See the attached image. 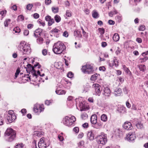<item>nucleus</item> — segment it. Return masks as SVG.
Instances as JSON below:
<instances>
[{
	"mask_svg": "<svg viewBox=\"0 0 148 148\" xmlns=\"http://www.w3.org/2000/svg\"><path fill=\"white\" fill-rule=\"evenodd\" d=\"M18 49L23 51L24 54H29L31 51L29 45L24 42H21L18 46Z\"/></svg>",
	"mask_w": 148,
	"mask_h": 148,
	"instance_id": "nucleus-3",
	"label": "nucleus"
},
{
	"mask_svg": "<svg viewBox=\"0 0 148 148\" xmlns=\"http://www.w3.org/2000/svg\"><path fill=\"white\" fill-rule=\"evenodd\" d=\"M42 29L40 28L36 29L34 32V36L36 38L39 37L40 36L42 33Z\"/></svg>",
	"mask_w": 148,
	"mask_h": 148,
	"instance_id": "nucleus-11",
	"label": "nucleus"
},
{
	"mask_svg": "<svg viewBox=\"0 0 148 148\" xmlns=\"http://www.w3.org/2000/svg\"><path fill=\"white\" fill-rule=\"evenodd\" d=\"M20 71L19 68H18L16 71V72L15 73V77L14 78H16L19 74V73H20Z\"/></svg>",
	"mask_w": 148,
	"mask_h": 148,
	"instance_id": "nucleus-33",
	"label": "nucleus"
},
{
	"mask_svg": "<svg viewBox=\"0 0 148 148\" xmlns=\"http://www.w3.org/2000/svg\"><path fill=\"white\" fill-rule=\"evenodd\" d=\"M95 125V126H93V127L95 128L96 129H98V128H99L100 127V125H99V124L98 123H97Z\"/></svg>",
	"mask_w": 148,
	"mask_h": 148,
	"instance_id": "nucleus-60",
	"label": "nucleus"
},
{
	"mask_svg": "<svg viewBox=\"0 0 148 148\" xmlns=\"http://www.w3.org/2000/svg\"><path fill=\"white\" fill-rule=\"evenodd\" d=\"M54 18L56 22L57 23L59 22L61 20V18L58 15H56L55 16Z\"/></svg>",
	"mask_w": 148,
	"mask_h": 148,
	"instance_id": "nucleus-30",
	"label": "nucleus"
},
{
	"mask_svg": "<svg viewBox=\"0 0 148 148\" xmlns=\"http://www.w3.org/2000/svg\"><path fill=\"white\" fill-rule=\"evenodd\" d=\"M99 76V74L97 73L91 76L90 79L92 81H95L97 79Z\"/></svg>",
	"mask_w": 148,
	"mask_h": 148,
	"instance_id": "nucleus-25",
	"label": "nucleus"
},
{
	"mask_svg": "<svg viewBox=\"0 0 148 148\" xmlns=\"http://www.w3.org/2000/svg\"><path fill=\"white\" fill-rule=\"evenodd\" d=\"M145 29V27L144 26L141 25L139 28V31H143Z\"/></svg>",
	"mask_w": 148,
	"mask_h": 148,
	"instance_id": "nucleus-42",
	"label": "nucleus"
},
{
	"mask_svg": "<svg viewBox=\"0 0 148 148\" xmlns=\"http://www.w3.org/2000/svg\"><path fill=\"white\" fill-rule=\"evenodd\" d=\"M65 49V47L64 44L60 41L55 43L53 46V51L54 53L56 54L62 53Z\"/></svg>",
	"mask_w": 148,
	"mask_h": 148,
	"instance_id": "nucleus-1",
	"label": "nucleus"
},
{
	"mask_svg": "<svg viewBox=\"0 0 148 148\" xmlns=\"http://www.w3.org/2000/svg\"><path fill=\"white\" fill-rule=\"evenodd\" d=\"M17 6H16V5H13L11 7V8L12 10H13L14 11H16L17 10Z\"/></svg>",
	"mask_w": 148,
	"mask_h": 148,
	"instance_id": "nucleus-45",
	"label": "nucleus"
},
{
	"mask_svg": "<svg viewBox=\"0 0 148 148\" xmlns=\"http://www.w3.org/2000/svg\"><path fill=\"white\" fill-rule=\"evenodd\" d=\"M88 115L86 113H83L81 115V118L85 120L87 118Z\"/></svg>",
	"mask_w": 148,
	"mask_h": 148,
	"instance_id": "nucleus-32",
	"label": "nucleus"
},
{
	"mask_svg": "<svg viewBox=\"0 0 148 148\" xmlns=\"http://www.w3.org/2000/svg\"><path fill=\"white\" fill-rule=\"evenodd\" d=\"M3 124V120L2 116H0V125Z\"/></svg>",
	"mask_w": 148,
	"mask_h": 148,
	"instance_id": "nucleus-58",
	"label": "nucleus"
},
{
	"mask_svg": "<svg viewBox=\"0 0 148 148\" xmlns=\"http://www.w3.org/2000/svg\"><path fill=\"white\" fill-rule=\"evenodd\" d=\"M38 23L41 24L42 25L43 27L45 25V23L44 21H42L41 20H38Z\"/></svg>",
	"mask_w": 148,
	"mask_h": 148,
	"instance_id": "nucleus-43",
	"label": "nucleus"
},
{
	"mask_svg": "<svg viewBox=\"0 0 148 148\" xmlns=\"http://www.w3.org/2000/svg\"><path fill=\"white\" fill-rule=\"evenodd\" d=\"M113 39L114 41H118L119 39V36L117 33H115L113 36Z\"/></svg>",
	"mask_w": 148,
	"mask_h": 148,
	"instance_id": "nucleus-20",
	"label": "nucleus"
},
{
	"mask_svg": "<svg viewBox=\"0 0 148 148\" xmlns=\"http://www.w3.org/2000/svg\"><path fill=\"white\" fill-rule=\"evenodd\" d=\"M52 10L53 12L54 13H56L58 12V8L57 7L55 8V7H52Z\"/></svg>",
	"mask_w": 148,
	"mask_h": 148,
	"instance_id": "nucleus-34",
	"label": "nucleus"
},
{
	"mask_svg": "<svg viewBox=\"0 0 148 148\" xmlns=\"http://www.w3.org/2000/svg\"><path fill=\"white\" fill-rule=\"evenodd\" d=\"M97 140L99 144L104 145L107 141L106 135L102 133L101 135L97 136Z\"/></svg>",
	"mask_w": 148,
	"mask_h": 148,
	"instance_id": "nucleus-6",
	"label": "nucleus"
},
{
	"mask_svg": "<svg viewBox=\"0 0 148 148\" xmlns=\"http://www.w3.org/2000/svg\"><path fill=\"white\" fill-rule=\"evenodd\" d=\"M73 131L76 133H77L79 131V128L78 127H75L73 129Z\"/></svg>",
	"mask_w": 148,
	"mask_h": 148,
	"instance_id": "nucleus-46",
	"label": "nucleus"
},
{
	"mask_svg": "<svg viewBox=\"0 0 148 148\" xmlns=\"http://www.w3.org/2000/svg\"><path fill=\"white\" fill-rule=\"evenodd\" d=\"M54 22V20L53 18H51L50 20L48 22V25L49 26H51Z\"/></svg>",
	"mask_w": 148,
	"mask_h": 148,
	"instance_id": "nucleus-35",
	"label": "nucleus"
},
{
	"mask_svg": "<svg viewBox=\"0 0 148 148\" xmlns=\"http://www.w3.org/2000/svg\"><path fill=\"white\" fill-rule=\"evenodd\" d=\"M56 93L59 95H64L66 93V91L63 90H58L56 91Z\"/></svg>",
	"mask_w": 148,
	"mask_h": 148,
	"instance_id": "nucleus-21",
	"label": "nucleus"
},
{
	"mask_svg": "<svg viewBox=\"0 0 148 148\" xmlns=\"http://www.w3.org/2000/svg\"><path fill=\"white\" fill-rule=\"evenodd\" d=\"M42 54L44 56L46 55L47 54V51L46 49H44L42 51Z\"/></svg>",
	"mask_w": 148,
	"mask_h": 148,
	"instance_id": "nucleus-48",
	"label": "nucleus"
},
{
	"mask_svg": "<svg viewBox=\"0 0 148 148\" xmlns=\"http://www.w3.org/2000/svg\"><path fill=\"white\" fill-rule=\"evenodd\" d=\"M63 36L67 37L68 36V32L66 31H65L63 33Z\"/></svg>",
	"mask_w": 148,
	"mask_h": 148,
	"instance_id": "nucleus-53",
	"label": "nucleus"
},
{
	"mask_svg": "<svg viewBox=\"0 0 148 148\" xmlns=\"http://www.w3.org/2000/svg\"><path fill=\"white\" fill-rule=\"evenodd\" d=\"M103 94L106 96L109 97L111 93L110 89L107 87H104L103 89Z\"/></svg>",
	"mask_w": 148,
	"mask_h": 148,
	"instance_id": "nucleus-15",
	"label": "nucleus"
},
{
	"mask_svg": "<svg viewBox=\"0 0 148 148\" xmlns=\"http://www.w3.org/2000/svg\"><path fill=\"white\" fill-rule=\"evenodd\" d=\"M126 106L127 107L129 108H131V104L128 101H127L126 102Z\"/></svg>",
	"mask_w": 148,
	"mask_h": 148,
	"instance_id": "nucleus-50",
	"label": "nucleus"
},
{
	"mask_svg": "<svg viewBox=\"0 0 148 148\" xmlns=\"http://www.w3.org/2000/svg\"><path fill=\"white\" fill-rule=\"evenodd\" d=\"M51 18V17L50 16H48L45 17V20L46 21L49 22Z\"/></svg>",
	"mask_w": 148,
	"mask_h": 148,
	"instance_id": "nucleus-51",
	"label": "nucleus"
},
{
	"mask_svg": "<svg viewBox=\"0 0 148 148\" xmlns=\"http://www.w3.org/2000/svg\"><path fill=\"white\" fill-rule=\"evenodd\" d=\"M136 126L138 129H142L143 128V125L142 123L141 122H138L137 124H136Z\"/></svg>",
	"mask_w": 148,
	"mask_h": 148,
	"instance_id": "nucleus-28",
	"label": "nucleus"
},
{
	"mask_svg": "<svg viewBox=\"0 0 148 148\" xmlns=\"http://www.w3.org/2000/svg\"><path fill=\"white\" fill-rule=\"evenodd\" d=\"M127 138L128 140L132 141L135 139L136 136L134 133H129L128 134L127 136Z\"/></svg>",
	"mask_w": 148,
	"mask_h": 148,
	"instance_id": "nucleus-13",
	"label": "nucleus"
},
{
	"mask_svg": "<svg viewBox=\"0 0 148 148\" xmlns=\"http://www.w3.org/2000/svg\"><path fill=\"white\" fill-rule=\"evenodd\" d=\"M49 144L47 145L45 143H38V146L39 148H45L49 146Z\"/></svg>",
	"mask_w": 148,
	"mask_h": 148,
	"instance_id": "nucleus-19",
	"label": "nucleus"
},
{
	"mask_svg": "<svg viewBox=\"0 0 148 148\" xmlns=\"http://www.w3.org/2000/svg\"><path fill=\"white\" fill-rule=\"evenodd\" d=\"M66 15L68 17H70L71 16V11L69 10H67L66 12Z\"/></svg>",
	"mask_w": 148,
	"mask_h": 148,
	"instance_id": "nucleus-37",
	"label": "nucleus"
},
{
	"mask_svg": "<svg viewBox=\"0 0 148 148\" xmlns=\"http://www.w3.org/2000/svg\"><path fill=\"white\" fill-rule=\"evenodd\" d=\"M84 136V134L82 133H80L78 135V138H82Z\"/></svg>",
	"mask_w": 148,
	"mask_h": 148,
	"instance_id": "nucleus-57",
	"label": "nucleus"
},
{
	"mask_svg": "<svg viewBox=\"0 0 148 148\" xmlns=\"http://www.w3.org/2000/svg\"><path fill=\"white\" fill-rule=\"evenodd\" d=\"M91 123L93 125L96 124L97 122V117L96 114L92 115L90 118Z\"/></svg>",
	"mask_w": 148,
	"mask_h": 148,
	"instance_id": "nucleus-14",
	"label": "nucleus"
},
{
	"mask_svg": "<svg viewBox=\"0 0 148 148\" xmlns=\"http://www.w3.org/2000/svg\"><path fill=\"white\" fill-rule=\"evenodd\" d=\"M18 18L19 20L23 21L24 20V17L22 15H20L18 16Z\"/></svg>",
	"mask_w": 148,
	"mask_h": 148,
	"instance_id": "nucleus-44",
	"label": "nucleus"
},
{
	"mask_svg": "<svg viewBox=\"0 0 148 148\" xmlns=\"http://www.w3.org/2000/svg\"><path fill=\"white\" fill-rule=\"evenodd\" d=\"M59 31H60L58 29L56 28H55L54 29H53L52 31L51 32H53L54 33H58Z\"/></svg>",
	"mask_w": 148,
	"mask_h": 148,
	"instance_id": "nucleus-59",
	"label": "nucleus"
},
{
	"mask_svg": "<svg viewBox=\"0 0 148 148\" xmlns=\"http://www.w3.org/2000/svg\"><path fill=\"white\" fill-rule=\"evenodd\" d=\"M24 34L25 36H27L29 33V31L28 30H25L24 31Z\"/></svg>",
	"mask_w": 148,
	"mask_h": 148,
	"instance_id": "nucleus-47",
	"label": "nucleus"
},
{
	"mask_svg": "<svg viewBox=\"0 0 148 148\" xmlns=\"http://www.w3.org/2000/svg\"><path fill=\"white\" fill-rule=\"evenodd\" d=\"M139 69L141 71H144L146 69V67L145 65L143 64H141L138 66Z\"/></svg>",
	"mask_w": 148,
	"mask_h": 148,
	"instance_id": "nucleus-29",
	"label": "nucleus"
},
{
	"mask_svg": "<svg viewBox=\"0 0 148 148\" xmlns=\"http://www.w3.org/2000/svg\"><path fill=\"white\" fill-rule=\"evenodd\" d=\"M16 132L11 128L7 129L5 134V138L6 140L9 142L12 141L16 137Z\"/></svg>",
	"mask_w": 148,
	"mask_h": 148,
	"instance_id": "nucleus-2",
	"label": "nucleus"
},
{
	"mask_svg": "<svg viewBox=\"0 0 148 148\" xmlns=\"http://www.w3.org/2000/svg\"><path fill=\"white\" fill-rule=\"evenodd\" d=\"M6 118L9 123H12L15 120L16 118V116L14 113L13 110H10L8 111Z\"/></svg>",
	"mask_w": 148,
	"mask_h": 148,
	"instance_id": "nucleus-7",
	"label": "nucleus"
},
{
	"mask_svg": "<svg viewBox=\"0 0 148 148\" xmlns=\"http://www.w3.org/2000/svg\"><path fill=\"white\" fill-rule=\"evenodd\" d=\"M33 27V25L32 24H28L27 25V28L29 29H30Z\"/></svg>",
	"mask_w": 148,
	"mask_h": 148,
	"instance_id": "nucleus-55",
	"label": "nucleus"
},
{
	"mask_svg": "<svg viewBox=\"0 0 148 148\" xmlns=\"http://www.w3.org/2000/svg\"><path fill=\"white\" fill-rule=\"evenodd\" d=\"M108 23L109 24L112 25H114V22L111 20H109Z\"/></svg>",
	"mask_w": 148,
	"mask_h": 148,
	"instance_id": "nucleus-61",
	"label": "nucleus"
},
{
	"mask_svg": "<svg viewBox=\"0 0 148 148\" xmlns=\"http://www.w3.org/2000/svg\"><path fill=\"white\" fill-rule=\"evenodd\" d=\"M99 69L100 71H105V68L104 66H100L99 67Z\"/></svg>",
	"mask_w": 148,
	"mask_h": 148,
	"instance_id": "nucleus-63",
	"label": "nucleus"
},
{
	"mask_svg": "<svg viewBox=\"0 0 148 148\" xmlns=\"http://www.w3.org/2000/svg\"><path fill=\"white\" fill-rule=\"evenodd\" d=\"M33 5L32 4H29L27 5L26 8L28 10H30L32 7Z\"/></svg>",
	"mask_w": 148,
	"mask_h": 148,
	"instance_id": "nucleus-36",
	"label": "nucleus"
},
{
	"mask_svg": "<svg viewBox=\"0 0 148 148\" xmlns=\"http://www.w3.org/2000/svg\"><path fill=\"white\" fill-rule=\"evenodd\" d=\"M39 15L37 13H35L33 14V16L35 18H38L39 17Z\"/></svg>",
	"mask_w": 148,
	"mask_h": 148,
	"instance_id": "nucleus-54",
	"label": "nucleus"
},
{
	"mask_svg": "<svg viewBox=\"0 0 148 148\" xmlns=\"http://www.w3.org/2000/svg\"><path fill=\"white\" fill-rule=\"evenodd\" d=\"M82 126L84 128H87L88 127V123H85L83 124Z\"/></svg>",
	"mask_w": 148,
	"mask_h": 148,
	"instance_id": "nucleus-56",
	"label": "nucleus"
},
{
	"mask_svg": "<svg viewBox=\"0 0 148 148\" xmlns=\"http://www.w3.org/2000/svg\"><path fill=\"white\" fill-rule=\"evenodd\" d=\"M38 38L37 39V42L39 44H41L42 43L43 41V39L42 38L40 37Z\"/></svg>",
	"mask_w": 148,
	"mask_h": 148,
	"instance_id": "nucleus-27",
	"label": "nucleus"
},
{
	"mask_svg": "<svg viewBox=\"0 0 148 148\" xmlns=\"http://www.w3.org/2000/svg\"><path fill=\"white\" fill-rule=\"evenodd\" d=\"M136 41L139 43H141L142 42V40L140 38H137Z\"/></svg>",
	"mask_w": 148,
	"mask_h": 148,
	"instance_id": "nucleus-62",
	"label": "nucleus"
},
{
	"mask_svg": "<svg viewBox=\"0 0 148 148\" xmlns=\"http://www.w3.org/2000/svg\"><path fill=\"white\" fill-rule=\"evenodd\" d=\"M26 71L27 72H31L34 77L35 76L36 78L37 77L38 75L36 73V71L34 70V67L32 66L30 64H28L27 65Z\"/></svg>",
	"mask_w": 148,
	"mask_h": 148,
	"instance_id": "nucleus-8",
	"label": "nucleus"
},
{
	"mask_svg": "<svg viewBox=\"0 0 148 148\" xmlns=\"http://www.w3.org/2000/svg\"><path fill=\"white\" fill-rule=\"evenodd\" d=\"M73 76V74L71 72H69L68 73L67 76L69 78H72Z\"/></svg>",
	"mask_w": 148,
	"mask_h": 148,
	"instance_id": "nucleus-40",
	"label": "nucleus"
},
{
	"mask_svg": "<svg viewBox=\"0 0 148 148\" xmlns=\"http://www.w3.org/2000/svg\"><path fill=\"white\" fill-rule=\"evenodd\" d=\"M107 117L105 114H102L101 116V120L104 122L106 121L107 120Z\"/></svg>",
	"mask_w": 148,
	"mask_h": 148,
	"instance_id": "nucleus-24",
	"label": "nucleus"
},
{
	"mask_svg": "<svg viewBox=\"0 0 148 148\" xmlns=\"http://www.w3.org/2000/svg\"><path fill=\"white\" fill-rule=\"evenodd\" d=\"M34 134L38 137H40L41 136V135L42 134L41 132L38 131H35L34 132Z\"/></svg>",
	"mask_w": 148,
	"mask_h": 148,
	"instance_id": "nucleus-41",
	"label": "nucleus"
},
{
	"mask_svg": "<svg viewBox=\"0 0 148 148\" xmlns=\"http://www.w3.org/2000/svg\"><path fill=\"white\" fill-rule=\"evenodd\" d=\"M23 144L22 143H21L16 145L15 148H23Z\"/></svg>",
	"mask_w": 148,
	"mask_h": 148,
	"instance_id": "nucleus-39",
	"label": "nucleus"
},
{
	"mask_svg": "<svg viewBox=\"0 0 148 148\" xmlns=\"http://www.w3.org/2000/svg\"><path fill=\"white\" fill-rule=\"evenodd\" d=\"M92 87L95 90L96 94L98 96H99L102 90V88L99 85L97 84H94L92 85Z\"/></svg>",
	"mask_w": 148,
	"mask_h": 148,
	"instance_id": "nucleus-9",
	"label": "nucleus"
},
{
	"mask_svg": "<svg viewBox=\"0 0 148 148\" xmlns=\"http://www.w3.org/2000/svg\"><path fill=\"white\" fill-rule=\"evenodd\" d=\"M131 109L134 110H137V108H136V106L135 104H132Z\"/></svg>",
	"mask_w": 148,
	"mask_h": 148,
	"instance_id": "nucleus-64",
	"label": "nucleus"
},
{
	"mask_svg": "<svg viewBox=\"0 0 148 148\" xmlns=\"http://www.w3.org/2000/svg\"><path fill=\"white\" fill-rule=\"evenodd\" d=\"M88 138L90 140H92L94 139V135L93 133L92 130H90L88 132L87 134Z\"/></svg>",
	"mask_w": 148,
	"mask_h": 148,
	"instance_id": "nucleus-17",
	"label": "nucleus"
},
{
	"mask_svg": "<svg viewBox=\"0 0 148 148\" xmlns=\"http://www.w3.org/2000/svg\"><path fill=\"white\" fill-rule=\"evenodd\" d=\"M114 63L115 67H117L119 65V62L116 59H114L112 61L109 63V65L110 66L112 67L114 66V64H113Z\"/></svg>",
	"mask_w": 148,
	"mask_h": 148,
	"instance_id": "nucleus-18",
	"label": "nucleus"
},
{
	"mask_svg": "<svg viewBox=\"0 0 148 148\" xmlns=\"http://www.w3.org/2000/svg\"><path fill=\"white\" fill-rule=\"evenodd\" d=\"M92 16L94 18H97L99 17V15L95 10H94L92 12Z\"/></svg>",
	"mask_w": 148,
	"mask_h": 148,
	"instance_id": "nucleus-22",
	"label": "nucleus"
},
{
	"mask_svg": "<svg viewBox=\"0 0 148 148\" xmlns=\"http://www.w3.org/2000/svg\"><path fill=\"white\" fill-rule=\"evenodd\" d=\"M45 3L46 5H49L51 3V0H45Z\"/></svg>",
	"mask_w": 148,
	"mask_h": 148,
	"instance_id": "nucleus-49",
	"label": "nucleus"
},
{
	"mask_svg": "<svg viewBox=\"0 0 148 148\" xmlns=\"http://www.w3.org/2000/svg\"><path fill=\"white\" fill-rule=\"evenodd\" d=\"M120 108L121 110L122 111H120V112H125L126 108L125 107L122 106V107H121Z\"/></svg>",
	"mask_w": 148,
	"mask_h": 148,
	"instance_id": "nucleus-52",
	"label": "nucleus"
},
{
	"mask_svg": "<svg viewBox=\"0 0 148 148\" xmlns=\"http://www.w3.org/2000/svg\"><path fill=\"white\" fill-rule=\"evenodd\" d=\"M147 60H148V58L146 57L142 58H140V62L141 63L146 61Z\"/></svg>",
	"mask_w": 148,
	"mask_h": 148,
	"instance_id": "nucleus-31",
	"label": "nucleus"
},
{
	"mask_svg": "<svg viewBox=\"0 0 148 148\" xmlns=\"http://www.w3.org/2000/svg\"><path fill=\"white\" fill-rule=\"evenodd\" d=\"M11 20L10 19H6L4 22V25L5 27H8L9 23L11 22Z\"/></svg>",
	"mask_w": 148,
	"mask_h": 148,
	"instance_id": "nucleus-26",
	"label": "nucleus"
},
{
	"mask_svg": "<svg viewBox=\"0 0 148 148\" xmlns=\"http://www.w3.org/2000/svg\"><path fill=\"white\" fill-rule=\"evenodd\" d=\"M82 70L85 74H91L94 71L93 67L89 64H87L83 66Z\"/></svg>",
	"mask_w": 148,
	"mask_h": 148,
	"instance_id": "nucleus-5",
	"label": "nucleus"
},
{
	"mask_svg": "<svg viewBox=\"0 0 148 148\" xmlns=\"http://www.w3.org/2000/svg\"><path fill=\"white\" fill-rule=\"evenodd\" d=\"M98 30L101 34L100 37L101 38H102L103 36V34L105 32V29L103 28H99Z\"/></svg>",
	"mask_w": 148,
	"mask_h": 148,
	"instance_id": "nucleus-23",
	"label": "nucleus"
},
{
	"mask_svg": "<svg viewBox=\"0 0 148 148\" xmlns=\"http://www.w3.org/2000/svg\"><path fill=\"white\" fill-rule=\"evenodd\" d=\"M75 120V118L74 116H72L70 118L67 116L64 119L63 123L66 125L68 126L72 125Z\"/></svg>",
	"mask_w": 148,
	"mask_h": 148,
	"instance_id": "nucleus-4",
	"label": "nucleus"
},
{
	"mask_svg": "<svg viewBox=\"0 0 148 148\" xmlns=\"http://www.w3.org/2000/svg\"><path fill=\"white\" fill-rule=\"evenodd\" d=\"M44 108L42 105H36L34 106L33 110L34 111L38 113H40L42 111Z\"/></svg>",
	"mask_w": 148,
	"mask_h": 148,
	"instance_id": "nucleus-10",
	"label": "nucleus"
},
{
	"mask_svg": "<svg viewBox=\"0 0 148 148\" xmlns=\"http://www.w3.org/2000/svg\"><path fill=\"white\" fill-rule=\"evenodd\" d=\"M123 127L124 129L127 130H131L133 128L131 123L129 122H125L124 123Z\"/></svg>",
	"mask_w": 148,
	"mask_h": 148,
	"instance_id": "nucleus-12",
	"label": "nucleus"
},
{
	"mask_svg": "<svg viewBox=\"0 0 148 148\" xmlns=\"http://www.w3.org/2000/svg\"><path fill=\"white\" fill-rule=\"evenodd\" d=\"M6 13V10H3L0 12V14L2 16H4Z\"/></svg>",
	"mask_w": 148,
	"mask_h": 148,
	"instance_id": "nucleus-38",
	"label": "nucleus"
},
{
	"mask_svg": "<svg viewBox=\"0 0 148 148\" xmlns=\"http://www.w3.org/2000/svg\"><path fill=\"white\" fill-rule=\"evenodd\" d=\"M114 93L115 96H121L122 93L121 89L119 88H116L115 89Z\"/></svg>",
	"mask_w": 148,
	"mask_h": 148,
	"instance_id": "nucleus-16",
	"label": "nucleus"
}]
</instances>
